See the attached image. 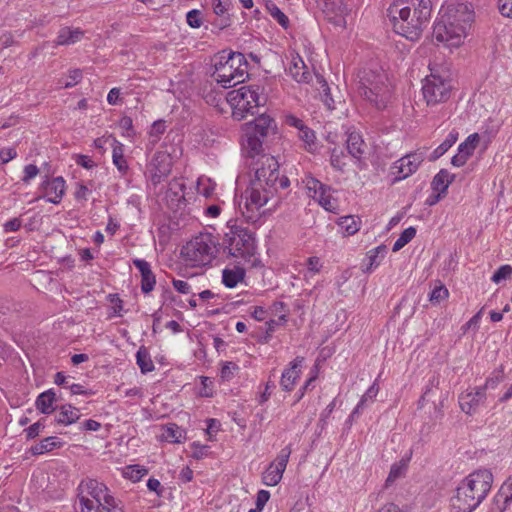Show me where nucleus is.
Segmentation results:
<instances>
[{"instance_id": "13d9d810", "label": "nucleus", "mask_w": 512, "mask_h": 512, "mask_svg": "<svg viewBox=\"0 0 512 512\" xmlns=\"http://www.w3.org/2000/svg\"><path fill=\"white\" fill-rule=\"evenodd\" d=\"M39 173V169L34 164H29L24 167V177L22 178V181L24 183H29L31 179L37 176Z\"/></svg>"}, {"instance_id": "39448f33", "label": "nucleus", "mask_w": 512, "mask_h": 512, "mask_svg": "<svg viewBox=\"0 0 512 512\" xmlns=\"http://www.w3.org/2000/svg\"><path fill=\"white\" fill-rule=\"evenodd\" d=\"M211 76L223 88H230L243 83L248 77V62L244 54L230 52L227 56L220 55L214 64Z\"/></svg>"}, {"instance_id": "ddd939ff", "label": "nucleus", "mask_w": 512, "mask_h": 512, "mask_svg": "<svg viewBox=\"0 0 512 512\" xmlns=\"http://www.w3.org/2000/svg\"><path fill=\"white\" fill-rule=\"evenodd\" d=\"M172 169V159L170 155L164 151H157L149 165L150 180L153 185H158L169 176Z\"/></svg>"}, {"instance_id": "7ed1b4c3", "label": "nucleus", "mask_w": 512, "mask_h": 512, "mask_svg": "<svg viewBox=\"0 0 512 512\" xmlns=\"http://www.w3.org/2000/svg\"><path fill=\"white\" fill-rule=\"evenodd\" d=\"M493 475L487 469L477 470L467 476L451 498V512H472L488 495Z\"/></svg>"}, {"instance_id": "4d7b16f0", "label": "nucleus", "mask_w": 512, "mask_h": 512, "mask_svg": "<svg viewBox=\"0 0 512 512\" xmlns=\"http://www.w3.org/2000/svg\"><path fill=\"white\" fill-rule=\"evenodd\" d=\"M70 81L64 84V88H71L79 83L82 79V71L80 69H74L69 72Z\"/></svg>"}, {"instance_id": "f704fd0d", "label": "nucleus", "mask_w": 512, "mask_h": 512, "mask_svg": "<svg viewBox=\"0 0 512 512\" xmlns=\"http://www.w3.org/2000/svg\"><path fill=\"white\" fill-rule=\"evenodd\" d=\"M361 221L358 217L348 215L340 218L339 226L347 235H354L360 229Z\"/></svg>"}, {"instance_id": "c756f323", "label": "nucleus", "mask_w": 512, "mask_h": 512, "mask_svg": "<svg viewBox=\"0 0 512 512\" xmlns=\"http://www.w3.org/2000/svg\"><path fill=\"white\" fill-rule=\"evenodd\" d=\"M136 362L143 374L152 372L155 369L148 350L141 346L136 353Z\"/></svg>"}, {"instance_id": "b1692460", "label": "nucleus", "mask_w": 512, "mask_h": 512, "mask_svg": "<svg viewBox=\"0 0 512 512\" xmlns=\"http://www.w3.org/2000/svg\"><path fill=\"white\" fill-rule=\"evenodd\" d=\"M57 397L53 389H48L40 393L35 401V407L42 414L49 415L57 410Z\"/></svg>"}, {"instance_id": "423d86ee", "label": "nucleus", "mask_w": 512, "mask_h": 512, "mask_svg": "<svg viewBox=\"0 0 512 512\" xmlns=\"http://www.w3.org/2000/svg\"><path fill=\"white\" fill-rule=\"evenodd\" d=\"M243 131V150L247 156L254 158L262 153L265 139L277 133V124L274 118L262 113L246 123Z\"/></svg>"}, {"instance_id": "a211bd4d", "label": "nucleus", "mask_w": 512, "mask_h": 512, "mask_svg": "<svg viewBox=\"0 0 512 512\" xmlns=\"http://www.w3.org/2000/svg\"><path fill=\"white\" fill-rule=\"evenodd\" d=\"M486 398L485 388H476L475 391L462 393L459 396V405L463 412L471 415Z\"/></svg>"}, {"instance_id": "dca6fc26", "label": "nucleus", "mask_w": 512, "mask_h": 512, "mask_svg": "<svg viewBox=\"0 0 512 512\" xmlns=\"http://www.w3.org/2000/svg\"><path fill=\"white\" fill-rule=\"evenodd\" d=\"M213 12L216 15V19L212 22V25L220 30H223L232 24L230 10L233 5L230 0H213L212 3Z\"/></svg>"}, {"instance_id": "052dcab7", "label": "nucleus", "mask_w": 512, "mask_h": 512, "mask_svg": "<svg viewBox=\"0 0 512 512\" xmlns=\"http://www.w3.org/2000/svg\"><path fill=\"white\" fill-rule=\"evenodd\" d=\"M498 7L502 16L512 18V0H499Z\"/></svg>"}, {"instance_id": "8fccbe9b", "label": "nucleus", "mask_w": 512, "mask_h": 512, "mask_svg": "<svg viewBox=\"0 0 512 512\" xmlns=\"http://www.w3.org/2000/svg\"><path fill=\"white\" fill-rule=\"evenodd\" d=\"M449 292L444 285L435 286L431 291L429 299L432 303H439L441 300L447 298Z\"/></svg>"}, {"instance_id": "cd10ccee", "label": "nucleus", "mask_w": 512, "mask_h": 512, "mask_svg": "<svg viewBox=\"0 0 512 512\" xmlns=\"http://www.w3.org/2000/svg\"><path fill=\"white\" fill-rule=\"evenodd\" d=\"M61 446L62 442L57 437L50 436L33 445L30 448V453L34 456L41 455L56 448H60Z\"/></svg>"}, {"instance_id": "4468645a", "label": "nucleus", "mask_w": 512, "mask_h": 512, "mask_svg": "<svg viewBox=\"0 0 512 512\" xmlns=\"http://www.w3.org/2000/svg\"><path fill=\"white\" fill-rule=\"evenodd\" d=\"M426 156V149H418L412 153L405 155L404 157L397 160L392 169L397 170L398 176L395 180H402L415 173L424 161Z\"/></svg>"}, {"instance_id": "c85d7f7f", "label": "nucleus", "mask_w": 512, "mask_h": 512, "mask_svg": "<svg viewBox=\"0 0 512 512\" xmlns=\"http://www.w3.org/2000/svg\"><path fill=\"white\" fill-rule=\"evenodd\" d=\"M307 188L310 192L314 193L313 197L317 198L318 201L331 195V187L323 184L316 178H311L307 181Z\"/></svg>"}, {"instance_id": "2eb2a0df", "label": "nucleus", "mask_w": 512, "mask_h": 512, "mask_svg": "<svg viewBox=\"0 0 512 512\" xmlns=\"http://www.w3.org/2000/svg\"><path fill=\"white\" fill-rule=\"evenodd\" d=\"M391 95L392 92L389 82L384 84L380 83L379 86L376 85L373 86V88L368 87V90H364V92H362V97L379 110L386 108L391 99Z\"/></svg>"}, {"instance_id": "473e14b6", "label": "nucleus", "mask_w": 512, "mask_h": 512, "mask_svg": "<svg viewBox=\"0 0 512 512\" xmlns=\"http://www.w3.org/2000/svg\"><path fill=\"white\" fill-rule=\"evenodd\" d=\"M82 36L83 32L81 30H71L70 28L65 27L60 30L57 37V43L60 45L73 44L79 41L82 38Z\"/></svg>"}, {"instance_id": "412c9836", "label": "nucleus", "mask_w": 512, "mask_h": 512, "mask_svg": "<svg viewBox=\"0 0 512 512\" xmlns=\"http://www.w3.org/2000/svg\"><path fill=\"white\" fill-rule=\"evenodd\" d=\"M388 82L387 74L384 71H376V70H363L362 75L360 76V80L358 83V93L362 96V92L364 90H368L369 88H373V86L380 85V83L384 84Z\"/></svg>"}, {"instance_id": "3c124183", "label": "nucleus", "mask_w": 512, "mask_h": 512, "mask_svg": "<svg viewBox=\"0 0 512 512\" xmlns=\"http://www.w3.org/2000/svg\"><path fill=\"white\" fill-rule=\"evenodd\" d=\"M318 82L321 84V88L323 90V101L326 104L328 108H333L334 100L331 97L330 88L328 86V83L325 81V79L322 76H317Z\"/></svg>"}, {"instance_id": "c9c22d12", "label": "nucleus", "mask_w": 512, "mask_h": 512, "mask_svg": "<svg viewBox=\"0 0 512 512\" xmlns=\"http://www.w3.org/2000/svg\"><path fill=\"white\" fill-rule=\"evenodd\" d=\"M114 142L115 145L112 152L113 163L117 169L124 174L128 170V164L123 155V145L116 140H114Z\"/></svg>"}, {"instance_id": "f8f14e48", "label": "nucleus", "mask_w": 512, "mask_h": 512, "mask_svg": "<svg viewBox=\"0 0 512 512\" xmlns=\"http://www.w3.org/2000/svg\"><path fill=\"white\" fill-rule=\"evenodd\" d=\"M457 25L448 24L447 19L443 16L434 24L433 37L437 42L446 43L447 46L457 47L461 44L462 39L467 33L457 31Z\"/></svg>"}, {"instance_id": "37998d69", "label": "nucleus", "mask_w": 512, "mask_h": 512, "mask_svg": "<svg viewBox=\"0 0 512 512\" xmlns=\"http://www.w3.org/2000/svg\"><path fill=\"white\" fill-rule=\"evenodd\" d=\"M346 157L345 153L341 149L334 148L331 152L330 163L331 166L337 171L344 172L346 167V163L344 158Z\"/></svg>"}, {"instance_id": "2f4dec72", "label": "nucleus", "mask_w": 512, "mask_h": 512, "mask_svg": "<svg viewBox=\"0 0 512 512\" xmlns=\"http://www.w3.org/2000/svg\"><path fill=\"white\" fill-rule=\"evenodd\" d=\"M283 471L270 463L262 475V482L266 486H276L282 479Z\"/></svg>"}, {"instance_id": "1a4fd4ad", "label": "nucleus", "mask_w": 512, "mask_h": 512, "mask_svg": "<svg viewBox=\"0 0 512 512\" xmlns=\"http://www.w3.org/2000/svg\"><path fill=\"white\" fill-rule=\"evenodd\" d=\"M89 496L79 495L80 512H124L105 484L89 480L86 484Z\"/></svg>"}, {"instance_id": "7c9ffc66", "label": "nucleus", "mask_w": 512, "mask_h": 512, "mask_svg": "<svg viewBox=\"0 0 512 512\" xmlns=\"http://www.w3.org/2000/svg\"><path fill=\"white\" fill-rule=\"evenodd\" d=\"M457 139L458 133L455 131L450 132L446 139L430 154L429 161L433 162L439 159L445 152H447L453 146Z\"/></svg>"}, {"instance_id": "774afa93", "label": "nucleus", "mask_w": 512, "mask_h": 512, "mask_svg": "<svg viewBox=\"0 0 512 512\" xmlns=\"http://www.w3.org/2000/svg\"><path fill=\"white\" fill-rule=\"evenodd\" d=\"M509 505L503 503V500L497 501V495L493 498L492 505L488 512H504Z\"/></svg>"}, {"instance_id": "f03ea898", "label": "nucleus", "mask_w": 512, "mask_h": 512, "mask_svg": "<svg viewBox=\"0 0 512 512\" xmlns=\"http://www.w3.org/2000/svg\"><path fill=\"white\" fill-rule=\"evenodd\" d=\"M404 1L394 3L389 8L393 30L408 40L416 41L428 25L432 12L431 0H410L413 13Z\"/></svg>"}, {"instance_id": "a18cd8bd", "label": "nucleus", "mask_w": 512, "mask_h": 512, "mask_svg": "<svg viewBox=\"0 0 512 512\" xmlns=\"http://www.w3.org/2000/svg\"><path fill=\"white\" fill-rule=\"evenodd\" d=\"M496 495L497 501L503 500V503L510 505L512 501V478H509L507 482L501 486Z\"/></svg>"}, {"instance_id": "6e6552de", "label": "nucleus", "mask_w": 512, "mask_h": 512, "mask_svg": "<svg viewBox=\"0 0 512 512\" xmlns=\"http://www.w3.org/2000/svg\"><path fill=\"white\" fill-rule=\"evenodd\" d=\"M264 88L259 85L242 86L232 90L227 95V101L232 107L234 119L243 120L248 114L254 115L266 103Z\"/></svg>"}, {"instance_id": "ea45409f", "label": "nucleus", "mask_w": 512, "mask_h": 512, "mask_svg": "<svg viewBox=\"0 0 512 512\" xmlns=\"http://www.w3.org/2000/svg\"><path fill=\"white\" fill-rule=\"evenodd\" d=\"M416 235V229L414 227L406 228L399 236V238L393 244L392 250L394 252L402 249L406 244H408Z\"/></svg>"}, {"instance_id": "a19ab883", "label": "nucleus", "mask_w": 512, "mask_h": 512, "mask_svg": "<svg viewBox=\"0 0 512 512\" xmlns=\"http://www.w3.org/2000/svg\"><path fill=\"white\" fill-rule=\"evenodd\" d=\"M147 473L148 469L139 465H129L123 471L124 477L132 480L133 482L141 480Z\"/></svg>"}, {"instance_id": "f257e3e1", "label": "nucleus", "mask_w": 512, "mask_h": 512, "mask_svg": "<svg viewBox=\"0 0 512 512\" xmlns=\"http://www.w3.org/2000/svg\"><path fill=\"white\" fill-rule=\"evenodd\" d=\"M255 175L245 191V206L248 211L258 210L264 206L278 189H286L290 185L287 176L280 177L279 163L274 156L260 155L255 163Z\"/></svg>"}, {"instance_id": "72a5a7b5", "label": "nucleus", "mask_w": 512, "mask_h": 512, "mask_svg": "<svg viewBox=\"0 0 512 512\" xmlns=\"http://www.w3.org/2000/svg\"><path fill=\"white\" fill-rule=\"evenodd\" d=\"M480 142V136L478 133L469 135L464 142L458 146V151L463 154L466 158H470Z\"/></svg>"}, {"instance_id": "6ab92c4d", "label": "nucleus", "mask_w": 512, "mask_h": 512, "mask_svg": "<svg viewBox=\"0 0 512 512\" xmlns=\"http://www.w3.org/2000/svg\"><path fill=\"white\" fill-rule=\"evenodd\" d=\"M41 189L45 191L47 202L59 204L65 193V181L61 176L55 177L42 182Z\"/></svg>"}, {"instance_id": "5fc2aeb1", "label": "nucleus", "mask_w": 512, "mask_h": 512, "mask_svg": "<svg viewBox=\"0 0 512 512\" xmlns=\"http://www.w3.org/2000/svg\"><path fill=\"white\" fill-rule=\"evenodd\" d=\"M317 378V375H313L311 376L310 378H308L306 380V382L304 383V385L299 389L298 393L296 394V401H300L303 396L305 395V393L308 391V390H311L313 389L314 385L313 383L315 382Z\"/></svg>"}, {"instance_id": "5701e85b", "label": "nucleus", "mask_w": 512, "mask_h": 512, "mask_svg": "<svg viewBox=\"0 0 512 512\" xmlns=\"http://www.w3.org/2000/svg\"><path fill=\"white\" fill-rule=\"evenodd\" d=\"M346 147L349 155L356 161H361L367 150V144L358 132H351L348 134Z\"/></svg>"}, {"instance_id": "864d4df0", "label": "nucleus", "mask_w": 512, "mask_h": 512, "mask_svg": "<svg viewBox=\"0 0 512 512\" xmlns=\"http://www.w3.org/2000/svg\"><path fill=\"white\" fill-rule=\"evenodd\" d=\"M45 428L43 420H39L25 429L27 439H33Z\"/></svg>"}, {"instance_id": "e433bc0d", "label": "nucleus", "mask_w": 512, "mask_h": 512, "mask_svg": "<svg viewBox=\"0 0 512 512\" xmlns=\"http://www.w3.org/2000/svg\"><path fill=\"white\" fill-rule=\"evenodd\" d=\"M184 431L176 424L170 423L164 428L162 437L172 443H180L184 438Z\"/></svg>"}, {"instance_id": "bb28decb", "label": "nucleus", "mask_w": 512, "mask_h": 512, "mask_svg": "<svg viewBox=\"0 0 512 512\" xmlns=\"http://www.w3.org/2000/svg\"><path fill=\"white\" fill-rule=\"evenodd\" d=\"M455 175L450 174L448 170L441 169L434 177L431 182L433 191L446 194L449 185L454 181Z\"/></svg>"}, {"instance_id": "0e129e2a", "label": "nucleus", "mask_w": 512, "mask_h": 512, "mask_svg": "<svg viewBox=\"0 0 512 512\" xmlns=\"http://www.w3.org/2000/svg\"><path fill=\"white\" fill-rule=\"evenodd\" d=\"M21 220L20 218H12L4 223V231L5 232H15L18 231L21 227Z\"/></svg>"}, {"instance_id": "bf43d9fd", "label": "nucleus", "mask_w": 512, "mask_h": 512, "mask_svg": "<svg viewBox=\"0 0 512 512\" xmlns=\"http://www.w3.org/2000/svg\"><path fill=\"white\" fill-rule=\"evenodd\" d=\"M67 388H69L72 395L91 396L95 393L93 390L84 389L82 385L76 383L70 384Z\"/></svg>"}, {"instance_id": "58836bf2", "label": "nucleus", "mask_w": 512, "mask_h": 512, "mask_svg": "<svg viewBox=\"0 0 512 512\" xmlns=\"http://www.w3.org/2000/svg\"><path fill=\"white\" fill-rule=\"evenodd\" d=\"M186 186L184 183L179 182L177 180H173L169 183V188L167 190V197H172V200H177L178 202L185 201L184 190Z\"/></svg>"}, {"instance_id": "09e8293b", "label": "nucleus", "mask_w": 512, "mask_h": 512, "mask_svg": "<svg viewBox=\"0 0 512 512\" xmlns=\"http://www.w3.org/2000/svg\"><path fill=\"white\" fill-rule=\"evenodd\" d=\"M378 250H382L383 252H386V247L384 245L378 246L377 248L369 251L368 259L369 264L365 269H363L364 272H371L373 267H377L380 264V261L378 260Z\"/></svg>"}, {"instance_id": "338daca9", "label": "nucleus", "mask_w": 512, "mask_h": 512, "mask_svg": "<svg viewBox=\"0 0 512 512\" xmlns=\"http://www.w3.org/2000/svg\"><path fill=\"white\" fill-rule=\"evenodd\" d=\"M76 163L86 169H91L95 166L94 161L87 155L79 154L76 157Z\"/></svg>"}, {"instance_id": "69168bd1", "label": "nucleus", "mask_w": 512, "mask_h": 512, "mask_svg": "<svg viewBox=\"0 0 512 512\" xmlns=\"http://www.w3.org/2000/svg\"><path fill=\"white\" fill-rule=\"evenodd\" d=\"M172 283L179 293L188 294L191 291V286L186 281L173 279Z\"/></svg>"}, {"instance_id": "393cba45", "label": "nucleus", "mask_w": 512, "mask_h": 512, "mask_svg": "<svg viewBox=\"0 0 512 512\" xmlns=\"http://www.w3.org/2000/svg\"><path fill=\"white\" fill-rule=\"evenodd\" d=\"M80 410L71 404L61 405L55 415V421L58 424L68 426L80 419Z\"/></svg>"}, {"instance_id": "de8ad7c7", "label": "nucleus", "mask_w": 512, "mask_h": 512, "mask_svg": "<svg viewBox=\"0 0 512 512\" xmlns=\"http://www.w3.org/2000/svg\"><path fill=\"white\" fill-rule=\"evenodd\" d=\"M512 275V267L510 265L500 266L493 274L491 280L494 283H500L502 280H506Z\"/></svg>"}, {"instance_id": "f3484780", "label": "nucleus", "mask_w": 512, "mask_h": 512, "mask_svg": "<svg viewBox=\"0 0 512 512\" xmlns=\"http://www.w3.org/2000/svg\"><path fill=\"white\" fill-rule=\"evenodd\" d=\"M304 361V357L297 356L292 362H290L289 367L286 368L280 380V385L284 391H292L297 379L301 374V367Z\"/></svg>"}, {"instance_id": "9d476101", "label": "nucleus", "mask_w": 512, "mask_h": 512, "mask_svg": "<svg viewBox=\"0 0 512 512\" xmlns=\"http://www.w3.org/2000/svg\"><path fill=\"white\" fill-rule=\"evenodd\" d=\"M450 76L444 72L431 71L426 76L422 87L424 99L428 105H436L450 98L452 83Z\"/></svg>"}, {"instance_id": "aec40b11", "label": "nucleus", "mask_w": 512, "mask_h": 512, "mask_svg": "<svg viewBox=\"0 0 512 512\" xmlns=\"http://www.w3.org/2000/svg\"><path fill=\"white\" fill-rule=\"evenodd\" d=\"M134 266L141 274V291L145 294L150 293L156 284V277L151 270L150 263L143 259H133Z\"/></svg>"}, {"instance_id": "4c0bfd02", "label": "nucleus", "mask_w": 512, "mask_h": 512, "mask_svg": "<svg viewBox=\"0 0 512 512\" xmlns=\"http://www.w3.org/2000/svg\"><path fill=\"white\" fill-rule=\"evenodd\" d=\"M298 137L304 142L305 149L308 152H314L317 148L315 140V132L310 129L309 127L305 126L303 128H300V131L298 133Z\"/></svg>"}, {"instance_id": "49530a36", "label": "nucleus", "mask_w": 512, "mask_h": 512, "mask_svg": "<svg viewBox=\"0 0 512 512\" xmlns=\"http://www.w3.org/2000/svg\"><path fill=\"white\" fill-rule=\"evenodd\" d=\"M407 468V464L404 460H401L399 463H395L391 466L389 475L386 479V486L393 483L396 479H398L402 474L403 471Z\"/></svg>"}, {"instance_id": "20e7f679", "label": "nucleus", "mask_w": 512, "mask_h": 512, "mask_svg": "<svg viewBox=\"0 0 512 512\" xmlns=\"http://www.w3.org/2000/svg\"><path fill=\"white\" fill-rule=\"evenodd\" d=\"M227 228L228 231L224 233L220 242L222 255L249 261L257 250L254 233L231 220L227 222Z\"/></svg>"}, {"instance_id": "9b49d317", "label": "nucleus", "mask_w": 512, "mask_h": 512, "mask_svg": "<svg viewBox=\"0 0 512 512\" xmlns=\"http://www.w3.org/2000/svg\"><path fill=\"white\" fill-rule=\"evenodd\" d=\"M441 16L447 19L448 24L457 25L458 33H467L474 21V12L465 3H451L442 7Z\"/></svg>"}, {"instance_id": "79ce46f5", "label": "nucleus", "mask_w": 512, "mask_h": 512, "mask_svg": "<svg viewBox=\"0 0 512 512\" xmlns=\"http://www.w3.org/2000/svg\"><path fill=\"white\" fill-rule=\"evenodd\" d=\"M266 7L273 19H275L282 28L287 29L289 27L288 17L277 7L276 4L270 2Z\"/></svg>"}, {"instance_id": "6e6d98bb", "label": "nucleus", "mask_w": 512, "mask_h": 512, "mask_svg": "<svg viewBox=\"0 0 512 512\" xmlns=\"http://www.w3.org/2000/svg\"><path fill=\"white\" fill-rule=\"evenodd\" d=\"M378 392L379 387L377 386L376 383H374L367 389L365 394L361 397L360 401L363 402L365 405L368 401L373 402Z\"/></svg>"}, {"instance_id": "0eeeda50", "label": "nucleus", "mask_w": 512, "mask_h": 512, "mask_svg": "<svg viewBox=\"0 0 512 512\" xmlns=\"http://www.w3.org/2000/svg\"><path fill=\"white\" fill-rule=\"evenodd\" d=\"M181 255L192 266H206L222 252L218 238L212 233L203 232L182 247Z\"/></svg>"}, {"instance_id": "680f3d73", "label": "nucleus", "mask_w": 512, "mask_h": 512, "mask_svg": "<svg viewBox=\"0 0 512 512\" xmlns=\"http://www.w3.org/2000/svg\"><path fill=\"white\" fill-rule=\"evenodd\" d=\"M270 498V493L267 490H260L256 497V507L262 510Z\"/></svg>"}, {"instance_id": "a878e982", "label": "nucleus", "mask_w": 512, "mask_h": 512, "mask_svg": "<svg viewBox=\"0 0 512 512\" xmlns=\"http://www.w3.org/2000/svg\"><path fill=\"white\" fill-rule=\"evenodd\" d=\"M245 276L246 270L240 265H235L233 268H225L222 271V283L227 288H234L244 280Z\"/></svg>"}, {"instance_id": "4be33fe9", "label": "nucleus", "mask_w": 512, "mask_h": 512, "mask_svg": "<svg viewBox=\"0 0 512 512\" xmlns=\"http://www.w3.org/2000/svg\"><path fill=\"white\" fill-rule=\"evenodd\" d=\"M288 72L299 83H309L312 80L311 72L299 55L292 57Z\"/></svg>"}, {"instance_id": "603ef678", "label": "nucleus", "mask_w": 512, "mask_h": 512, "mask_svg": "<svg viewBox=\"0 0 512 512\" xmlns=\"http://www.w3.org/2000/svg\"><path fill=\"white\" fill-rule=\"evenodd\" d=\"M187 23L192 28H199L202 25L201 11L197 9L190 10L186 15Z\"/></svg>"}, {"instance_id": "e2e57ef3", "label": "nucleus", "mask_w": 512, "mask_h": 512, "mask_svg": "<svg viewBox=\"0 0 512 512\" xmlns=\"http://www.w3.org/2000/svg\"><path fill=\"white\" fill-rule=\"evenodd\" d=\"M165 129H166L165 121H163V120L155 121L151 126L150 135L154 136V137H158L159 135H161L165 132Z\"/></svg>"}, {"instance_id": "c03bdc74", "label": "nucleus", "mask_w": 512, "mask_h": 512, "mask_svg": "<svg viewBox=\"0 0 512 512\" xmlns=\"http://www.w3.org/2000/svg\"><path fill=\"white\" fill-rule=\"evenodd\" d=\"M291 452L292 449L290 445H287L284 448H282L279 454L277 455L276 459L272 462L274 463V466L284 472L289 461Z\"/></svg>"}]
</instances>
